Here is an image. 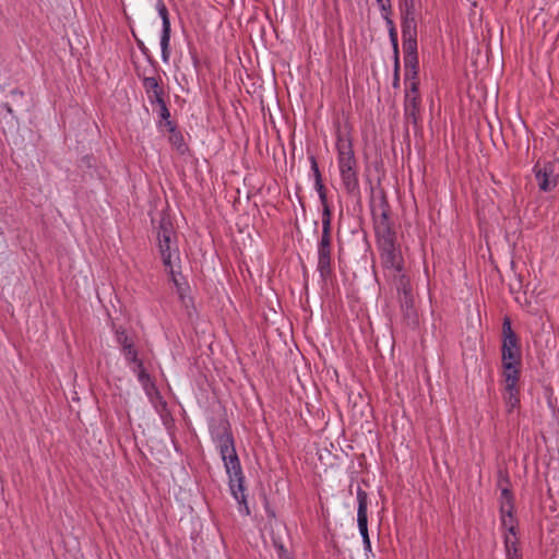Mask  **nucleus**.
<instances>
[{
	"mask_svg": "<svg viewBox=\"0 0 559 559\" xmlns=\"http://www.w3.org/2000/svg\"><path fill=\"white\" fill-rule=\"evenodd\" d=\"M215 440L228 475L230 493L238 503L239 512L248 516L250 515V509L245 493V475L235 448V440L228 421L222 423V432H217Z\"/></svg>",
	"mask_w": 559,
	"mask_h": 559,
	"instance_id": "f257e3e1",
	"label": "nucleus"
},
{
	"mask_svg": "<svg viewBox=\"0 0 559 559\" xmlns=\"http://www.w3.org/2000/svg\"><path fill=\"white\" fill-rule=\"evenodd\" d=\"M336 151L340 173L358 169V162L353 148L350 128L348 124H345L344 128L341 127L340 122L336 124Z\"/></svg>",
	"mask_w": 559,
	"mask_h": 559,
	"instance_id": "f03ea898",
	"label": "nucleus"
},
{
	"mask_svg": "<svg viewBox=\"0 0 559 559\" xmlns=\"http://www.w3.org/2000/svg\"><path fill=\"white\" fill-rule=\"evenodd\" d=\"M139 78L142 79L143 88L147 95L151 105L158 106V126L163 127V122L170 119V111L164 99L165 91L162 85V81L160 79H157L155 76H141L139 74Z\"/></svg>",
	"mask_w": 559,
	"mask_h": 559,
	"instance_id": "7ed1b4c3",
	"label": "nucleus"
},
{
	"mask_svg": "<svg viewBox=\"0 0 559 559\" xmlns=\"http://www.w3.org/2000/svg\"><path fill=\"white\" fill-rule=\"evenodd\" d=\"M176 233L173 223L167 217H162L157 228V240L159 253L166 267H171L173 251L177 252L178 248L175 241Z\"/></svg>",
	"mask_w": 559,
	"mask_h": 559,
	"instance_id": "20e7f679",
	"label": "nucleus"
},
{
	"mask_svg": "<svg viewBox=\"0 0 559 559\" xmlns=\"http://www.w3.org/2000/svg\"><path fill=\"white\" fill-rule=\"evenodd\" d=\"M533 173L540 191L550 192L558 186L559 175L555 174V165L552 162H547L543 166L536 163Z\"/></svg>",
	"mask_w": 559,
	"mask_h": 559,
	"instance_id": "39448f33",
	"label": "nucleus"
},
{
	"mask_svg": "<svg viewBox=\"0 0 559 559\" xmlns=\"http://www.w3.org/2000/svg\"><path fill=\"white\" fill-rule=\"evenodd\" d=\"M156 8L158 14L162 19V35H160V49H162V59L164 62H168L170 58V20L168 10L163 2V0H157Z\"/></svg>",
	"mask_w": 559,
	"mask_h": 559,
	"instance_id": "423d86ee",
	"label": "nucleus"
},
{
	"mask_svg": "<svg viewBox=\"0 0 559 559\" xmlns=\"http://www.w3.org/2000/svg\"><path fill=\"white\" fill-rule=\"evenodd\" d=\"M371 214L373 219V228L393 226L391 222V207L383 190L380 191V200L378 204L371 202Z\"/></svg>",
	"mask_w": 559,
	"mask_h": 559,
	"instance_id": "0eeeda50",
	"label": "nucleus"
},
{
	"mask_svg": "<svg viewBox=\"0 0 559 559\" xmlns=\"http://www.w3.org/2000/svg\"><path fill=\"white\" fill-rule=\"evenodd\" d=\"M379 250L382 265L385 269H391L396 273H401L403 271L404 259L402 257L400 246L396 243L389 245L388 247L379 248Z\"/></svg>",
	"mask_w": 559,
	"mask_h": 559,
	"instance_id": "6e6552de",
	"label": "nucleus"
},
{
	"mask_svg": "<svg viewBox=\"0 0 559 559\" xmlns=\"http://www.w3.org/2000/svg\"><path fill=\"white\" fill-rule=\"evenodd\" d=\"M357 501H358V510H357V524L362 537V542H366L369 538L368 533V493L361 489V487L357 488Z\"/></svg>",
	"mask_w": 559,
	"mask_h": 559,
	"instance_id": "1a4fd4ad",
	"label": "nucleus"
},
{
	"mask_svg": "<svg viewBox=\"0 0 559 559\" xmlns=\"http://www.w3.org/2000/svg\"><path fill=\"white\" fill-rule=\"evenodd\" d=\"M501 354H502L503 377H508L509 374L520 377V370L518 369V366L521 365V360H522L521 348L501 349Z\"/></svg>",
	"mask_w": 559,
	"mask_h": 559,
	"instance_id": "9d476101",
	"label": "nucleus"
},
{
	"mask_svg": "<svg viewBox=\"0 0 559 559\" xmlns=\"http://www.w3.org/2000/svg\"><path fill=\"white\" fill-rule=\"evenodd\" d=\"M520 377L508 376L504 377L506 388L503 393V400L508 413H512L514 408L520 406V396L518 389V381Z\"/></svg>",
	"mask_w": 559,
	"mask_h": 559,
	"instance_id": "9b49d317",
	"label": "nucleus"
},
{
	"mask_svg": "<svg viewBox=\"0 0 559 559\" xmlns=\"http://www.w3.org/2000/svg\"><path fill=\"white\" fill-rule=\"evenodd\" d=\"M332 249V211L330 205H322V235L318 250Z\"/></svg>",
	"mask_w": 559,
	"mask_h": 559,
	"instance_id": "f8f14e48",
	"label": "nucleus"
},
{
	"mask_svg": "<svg viewBox=\"0 0 559 559\" xmlns=\"http://www.w3.org/2000/svg\"><path fill=\"white\" fill-rule=\"evenodd\" d=\"M401 310L403 313L404 322L412 328L417 326L418 324V314L414 305V295L413 296H401L399 298Z\"/></svg>",
	"mask_w": 559,
	"mask_h": 559,
	"instance_id": "ddd939ff",
	"label": "nucleus"
},
{
	"mask_svg": "<svg viewBox=\"0 0 559 559\" xmlns=\"http://www.w3.org/2000/svg\"><path fill=\"white\" fill-rule=\"evenodd\" d=\"M163 126L167 128L169 134V143L178 151L179 154L183 155L188 152L189 147L185 142L183 135L178 130L176 122L170 119L163 122Z\"/></svg>",
	"mask_w": 559,
	"mask_h": 559,
	"instance_id": "4468645a",
	"label": "nucleus"
},
{
	"mask_svg": "<svg viewBox=\"0 0 559 559\" xmlns=\"http://www.w3.org/2000/svg\"><path fill=\"white\" fill-rule=\"evenodd\" d=\"M317 269L323 282H328L332 277V249L318 250Z\"/></svg>",
	"mask_w": 559,
	"mask_h": 559,
	"instance_id": "2eb2a0df",
	"label": "nucleus"
},
{
	"mask_svg": "<svg viewBox=\"0 0 559 559\" xmlns=\"http://www.w3.org/2000/svg\"><path fill=\"white\" fill-rule=\"evenodd\" d=\"M340 176L346 193L356 199H360L361 192L359 187L358 169L353 171H342L340 173Z\"/></svg>",
	"mask_w": 559,
	"mask_h": 559,
	"instance_id": "dca6fc26",
	"label": "nucleus"
},
{
	"mask_svg": "<svg viewBox=\"0 0 559 559\" xmlns=\"http://www.w3.org/2000/svg\"><path fill=\"white\" fill-rule=\"evenodd\" d=\"M502 336H503V341H502V346H501V349H507V348H511V349H515V348H521L520 344H519V337L518 335L515 334V332L513 331L512 326H511V320L509 317H506L503 319V323H502Z\"/></svg>",
	"mask_w": 559,
	"mask_h": 559,
	"instance_id": "f3484780",
	"label": "nucleus"
},
{
	"mask_svg": "<svg viewBox=\"0 0 559 559\" xmlns=\"http://www.w3.org/2000/svg\"><path fill=\"white\" fill-rule=\"evenodd\" d=\"M419 105L420 97L419 95H412L411 93H405V117L407 121H412L414 124H417L418 114H419Z\"/></svg>",
	"mask_w": 559,
	"mask_h": 559,
	"instance_id": "a211bd4d",
	"label": "nucleus"
},
{
	"mask_svg": "<svg viewBox=\"0 0 559 559\" xmlns=\"http://www.w3.org/2000/svg\"><path fill=\"white\" fill-rule=\"evenodd\" d=\"M309 160H310V164H311V170H312L313 176H314L316 190L319 193V199H320L321 205H329L328 197H326V190H325V187H324V185L322 182V177H321V173H320L317 159H316V157L313 155H311L309 157Z\"/></svg>",
	"mask_w": 559,
	"mask_h": 559,
	"instance_id": "6ab92c4d",
	"label": "nucleus"
},
{
	"mask_svg": "<svg viewBox=\"0 0 559 559\" xmlns=\"http://www.w3.org/2000/svg\"><path fill=\"white\" fill-rule=\"evenodd\" d=\"M374 234L379 248L396 243V233L393 226L377 227Z\"/></svg>",
	"mask_w": 559,
	"mask_h": 559,
	"instance_id": "aec40b11",
	"label": "nucleus"
},
{
	"mask_svg": "<svg viewBox=\"0 0 559 559\" xmlns=\"http://www.w3.org/2000/svg\"><path fill=\"white\" fill-rule=\"evenodd\" d=\"M402 37H417L416 14L401 15Z\"/></svg>",
	"mask_w": 559,
	"mask_h": 559,
	"instance_id": "412c9836",
	"label": "nucleus"
},
{
	"mask_svg": "<svg viewBox=\"0 0 559 559\" xmlns=\"http://www.w3.org/2000/svg\"><path fill=\"white\" fill-rule=\"evenodd\" d=\"M167 269L169 270V273H170V276H171V281H173L174 285L176 286L177 294L179 296V299H180L181 304L186 308H188L189 304L192 302V298L187 295V290L189 289V286L186 283H181V282L178 281V278L175 275L173 266L171 267H167Z\"/></svg>",
	"mask_w": 559,
	"mask_h": 559,
	"instance_id": "4be33fe9",
	"label": "nucleus"
},
{
	"mask_svg": "<svg viewBox=\"0 0 559 559\" xmlns=\"http://www.w3.org/2000/svg\"><path fill=\"white\" fill-rule=\"evenodd\" d=\"M138 373V380L142 384L143 389L147 394H151L152 390H155V384L151 379V376L146 372L143 361H139L133 369Z\"/></svg>",
	"mask_w": 559,
	"mask_h": 559,
	"instance_id": "5701e85b",
	"label": "nucleus"
},
{
	"mask_svg": "<svg viewBox=\"0 0 559 559\" xmlns=\"http://www.w3.org/2000/svg\"><path fill=\"white\" fill-rule=\"evenodd\" d=\"M394 283L399 294V298H401V296H413L411 281L405 274H403L402 272L397 273L394 276Z\"/></svg>",
	"mask_w": 559,
	"mask_h": 559,
	"instance_id": "b1692460",
	"label": "nucleus"
},
{
	"mask_svg": "<svg viewBox=\"0 0 559 559\" xmlns=\"http://www.w3.org/2000/svg\"><path fill=\"white\" fill-rule=\"evenodd\" d=\"M418 67V55L404 56L405 79H416Z\"/></svg>",
	"mask_w": 559,
	"mask_h": 559,
	"instance_id": "393cba45",
	"label": "nucleus"
},
{
	"mask_svg": "<svg viewBox=\"0 0 559 559\" xmlns=\"http://www.w3.org/2000/svg\"><path fill=\"white\" fill-rule=\"evenodd\" d=\"M504 547L507 559H521L520 549L518 547V539L510 538L509 536L504 537Z\"/></svg>",
	"mask_w": 559,
	"mask_h": 559,
	"instance_id": "a878e982",
	"label": "nucleus"
},
{
	"mask_svg": "<svg viewBox=\"0 0 559 559\" xmlns=\"http://www.w3.org/2000/svg\"><path fill=\"white\" fill-rule=\"evenodd\" d=\"M383 20L385 21V24L388 26L389 37H390L393 52L399 53V51H400L399 50V38H397V31H396L395 24H394L392 17H390V16H384Z\"/></svg>",
	"mask_w": 559,
	"mask_h": 559,
	"instance_id": "bb28decb",
	"label": "nucleus"
},
{
	"mask_svg": "<svg viewBox=\"0 0 559 559\" xmlns=\"http://www.w3.org/2000/svg\"><path fill=\"white\" fill-rule=\"evenodd\" d=\"M404 56L418 55L417 37H402Z\"/></svg>",
	"mask_w": 559,
	"mask_h": 559,
	"instance_id": "cd10ccee",
	"label": "nucleus"
},
{
	"mask_svg": "<svg viewBox=\"0 0 559 559\" xmlns=\"http://www.w3.org/2000/svg\"><path fill=\"white\" fill-rule=\"evenodd\" d=\"M132 35L135 39V43H136V46L139 47V49L141 50V52L145 56L147 62L151 64V66H155L156 64V61L155 59L152 57V55L150 53V50L147 49V47L144 45V43L135 35L134 31H132Z\"/></svg>",
	"mask_w": 559,
	"mask_h": 559,
	"instance_id": "c85d7f7f",
	"label": "nucleus"
},
{
	"mask_svg": "<svg viewBox=\"0 0 559 559\" xmlns=\"http://www.w3.org/2000/svg\"><path fill=\"white\" fill-rule=\"evenodd\" d=\"M123 354H124V357L126 359L129 361V362H132L134 365H138L139 361H143L142 359H140L138 357V352L134 347V344L133 345H128L126 348L122 349Z\"/></svg>",
	"mask_w": 559,
	"mask_h": 559,
	"instance_id": "c756f323",
	"label": "nucleus"
},
{
	"mask_svg": "<svg viewBox=\"0 0 559 559\" xmlns=\"http://www.w3.org/2000/svg\"><path fill=\"white\" fill-rule=\"evenodd\" d=\"M402 14H416L415 0H399Z\"/></svg>",
	"mask_w": 559,
	"mask_h": 559,
	"instance_id": "7c9ffc66",
	"label": "nucleus"
},
{
	"mask_svg": "<svg viewBox=\"0 0 559 559\" xmlns=\"http://www.w3.org/2000/svg\"><path fill=\"white\" fill-rule=\"evenodd\" d=\"M393 59H394V70H393V82L392 86L394 88L400 87V52H393Z\"/></svg>",
	"mask_w": 559,
	"mask_h": 559,
	"instance_id": "2f4dec72",
	"label": "nucleus"
},
{
	"mask_svg": "<svg viewBox=\"0 0 559 559\" xmlns=\"http://www.w3.org/2000/svg\"><path fill=\"white\" fill-rule=\"evenodd\" d=\"M116 337L119 345H121L122 349L126 348L128 345H133V341L127 335L126 330L118 329L116 330Z\"/></svg>",
	"mask_w": 559,
	"mask_h": 559,
	"instance_id": "473e14b6",
	"label": "nucleus"
},
{
	"mask_svg": "<svg viewBox=\"0 0 559 559\" xmlns=\"http://www.w3.org/2000/svg\"><path fill=\"white\" fill-rule=\"evenodd\" d=\"M513 512H514V502L500 501L501 518L513 515Z\"/></svg>",
	"mask_w": 559,
	"mask_h": 559,
	"instance_id": "72a5a7b5",
	"label": "nucleus"
},
{
	"mask_svg": "<svg viewBox=\"0 0 559 559\" xmlns=\"http://www.w3.org/2000/svg\"><path fill=\"white\" fill-rule=\"evenodd\" d=\"M406 83H408L406 93H411L412 95H419L418 94V87H419V80L418 75L416 79H405Z\"/></svg>",
	"mask_w": 559,
	"mask_h": 559,
	"instance_id": "f704fd0d",
	"label": "nucleus"
},
{
	"mask_svg": "<svg viewBox=\"0 0 559 559\" xmlns=\"http://www.w3.org/2000/svg\"><path fill=\"white\" fill-rule=\"evenodd\" d=\"M380 11H381V14H382V17L384 19V16H390L392 15V3H391V0H389L388 2H383V3H379L378 4Z\"/></svg>",
	"mask_w": 559,
	"mask_h": 559,
	"instance_id": "c9c22d12",
	"label": "nucleus"
},
{
	"mask_svg": "<svg viewBox=\"0 0 559 559\" xmlns=\"http://www.w3.org/2000/svg\"><path fill=\"white\" fill-rule=\"evenodd\" d=\"M501 524H502V527H503V528H507V527H510L511 525H512V526L518 525V521H516V519L514 518V515H510V516H502V518H501Z\"/></svg>",
	"mask_w": 559,
	"mask_h": 559,
	"instance_id": "e433bc0d",
	"label": "nucleus"
},
{
	"mask_svg": "<svg viewBox=\"0 0 559 559\" xmlns=\"http://www.w3.org/2000/svg\"><path fill=\"white\" fill-rule=\"evenodd\" d=\"M501 501L513 502V495L509 488H502L501 490Z\"/></svg>",
	"mask_w": 559,
	"mask_h": 559,
	"instance_id": "4c0bfd02",
	"label": "nucleus"
},
{
	"mask_svg": "<svg viewBox=\"0 0 559 559\" xmlns=\"http://www.w3.org/2000/svg\"><path fill=\"white\" fill-rule=\"evenodd\" d=\"M10 96L15 99V98H23L24 97V92L19 90V88H14L10 92Z\"/></svg>",
	"mask_w": 559,
	"mask_h": 559,
	"instance_id": "58836bf2",
	"label": "nucleus"
},
{
	"mask_svg": "<svg viewBox=\"0 0 559 559\" xmlns=\"http://www.w3.org/2000/svg\"><path fill=\"white\" fill-rule=\"evenodd\" d=\"M508 533H510L511 535H513L514 538H516V533H518V525L515 526H510V527H507L504 528Z\"/></svg>",
	"mask_w": 559,
	"mask_h": 559,
	"instance_id": "ea45409f",
	"label": "nucleus"
},
{
	"mask_svg": "<svg viewBox=\"0 0 559 559\" xmlns=\"http://www.w3.org/2000/svg\"><path fill=\"white\" fill-rule=\"evenodd\" d=\"M92 156L90 155H86L82 158V163H84L87 167H91L92 166Z\"/></svg>",
	"mask_w": 559,
	"mask_h": 559,
	"instance_id": "a19ab883",
	"label": "nucleus"
},
{
	"mask_svg": "<svg viewBox=\"0 0 559 559\" xmlns=\"http://www.w3.org/2000/svg\"><path fill=\"white\" fill-rule=\"evenodd\" d=\"M2 107L7 110L8 114L13 116V109L10 103L2 104Z\"/></svg>",
	"mask_w": 559,
	"mask_h": 559,
	"instance_id": "79ce46f5",
	"label": "nucleus"
},
{
	"mask_svg": "<svg viewBox=\"0 0 559 559\" xmlns=\"http://www.w3.org/2000/svg\"><path fill=\"white\" fill-rule=\"evenodd\" d=\"M364 543V548L366 551H370L371 550V543H370V539H367L366 542H362Z\"/></svg>",
	"mask_w": 559,
	"mask_h": 559,
	"instance_id": "37998d69",
	"label": "nucleus"
},
{
	"mask_svg": "<svg viewBox=\"0 0 559 559\" xmlns=\"http://www.w3.org/2000/svg\"><path fill=\"white\" fill-rule=\"evenodd\" d=\"M376 1H377V4L385 2V0H376ZM388 1H389V0H386V2H388Z\"/></svg>",
	"mask_w": 559,
	"mask_h": 559,
	"instance_id": "c03bdc74",
	"label": "nucleus"
},
{
	"mask_svg": "<svg viewBox=\"0 0 559 559\" xmlns=\"http://www.w3.org/2000/svg\"><path fill=\"white\" fill-rule=\"evenodd\" d=\"M557 162H559V157L557 158Z\"/></svg>",
	"mask_w": 559,
	"mask_h": 559,
	"instance_id": "a18cd8bd",
	"label": "nucleus"
}]
</instances>
